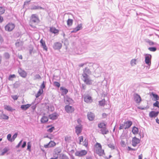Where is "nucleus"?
<instances>
[{
    "label": "nucleus",
    "instance_id": "f257e3e1",
    "mask_svg": "<svg viewBox=\"0 0 159 159\" xmlns=\"http://www.w3.org/2000/svg\"><path fill=\"white\" fill-rule=\"evenodd\" d=\"M39 19L38 16L36 14H33L31 16V18L29 22V24L30 26L32 27V24H37L39 22Z\"/></svg>",
    "mask_w": 159,
    "mask_h": 159
},
{
    "label": "nucleus",
    "instance_id": "f03ea898",
    "mask_svg": "<svg viewBox=\"0 0 159 159\" xmlns=\"http://www.w3.org/2000/svg\"><path fill=\"white\" fill-rule=\"evenodd\" d=\"M145 63L148 66H150L151 65V60L152 59V55L150 54H145Z\"/></svg>",
    "mask_w": 159,
    "mask_h": 159
},
{
    "label": "nucleus",
    "instance_id": "7ed1b4c3",
    "mask_svg": "<svg viewBox=\"0 0 159 159\" xmlns=\"http://www.w3.org/2000/svg\"><path fill=\"white\" fill-rule=\"evenodd\" d=\"M15 27L14 24L10 23L6 25L5 27V30L9 32L12 31Z\"/></svg>",
    "mask_w": 159,
    "mask_h": 159
},
{
    "label": "nucleus",
    "instance_id": "20e7f679",
    "mask_svg": "<svg viewBox=\"0 0 159 159\" xmlns=\"http://www.w3.org/2000/svg\"><path fill=\"white\" fill-rule=\"evenodd\" d=\"M82 80L88 85H91L93 82V81L90 78L89 76H83Z\"/></svg>",
    "mask_w": 159,
    "mask_h": 159
},
{
    "label": "nucleus",
    "instance_id": "39448f33",
    "mask_svg": "<svg viewBox=\"0 0 159 159\" xmlns=\"http://www.w3.org/2000/svg\"><path fill=\"white\" fill-rule=\"evenodd\" d=\"M62 44L60 42H56L54 43L52 46V48L54 50H59L62 47Z\"/></svg>",
    "mask_w": 159,
    "mask_h": 159
},
{
    "label": "nucleus",
    "instance_id": "423d86ee",
    "mask_svg": "<svg viewBox=\"0 0 159 159\" xmlns=\"http://www.w3.org/2000/svg\"><path fill=\"white\" fill-rule=\"evenodd\" d=\"M87 153V152L85 150H82L80 151H76L75 154L76 156L82 157L85 155Z\"/></svg>",
    "mask_w": 159,
    "mask_h": 159
},
{
    "label": "nucleus",
    "instance_id": "0eeeda50",
    "mask_svg": "<svg viewBox=\"0 0 159 159\" xmlns=\"http://www.w3.org/2000/svg\"><path fill=\"white\" fill-rule=\"evenodd\" d=\"M140 142V140L138 138H137L136 137L133 138L132 143V145L133 147H136L137 144L139 143Z\"/></svg>",
    "mask_w": 159,
    "mask_h": 159
},
{
    "label": "nucleus",
    "instance_id": "6e6552de",
    "mask_svg": "<svg viewBox=\"0 0 159 159\" xmlns=\"http://www.w3.org/2000/svg\"><path fill=\"white\" fill-rule=\"evenodd\" d=\"M91 72L88 67H86L83 69V73L82 75V76H89V75L91 74Z\"/></svg>",
    "mask_w": 159,
    "mask_h": 159
},
{
    "label": "nucleus",
    "instance_id": "1a4fd4ad",
    "mask_svg": "<svg viewBox=\"0 0 159 159\" xmlns=\"http://www.w3.org/2000/svg\"><path fill=\"white\" fill-rule=\"evenodd\" d=\"M125 125V129L129 128L132 125V122L130 120L125 121L124 122Z\"/></svg>",
    "mask_w": 159,
    "mask_h": 159
},
{
    "label": "nucleus",
    "instance_id": "9d476101",
    "mask_svg": "<svg viewBox=\"0 0 159 159\" xmlns=\"http://www.w3.org/2000/svg\"><path fill=\"white\" fill-rule=\"evenodd\" d=\"M95 115L91 112H89L87 114V117L88 119L90 121L93 120L95 118Z\"/></svg>",
    "mask_w": 159,
    "mask_h": 159
},
{
    "label": "nucleus",
    "instance_id": "9b49d317",
    "mask_svg": "<svg viewBox=\"0 0 159 159\" xmlns=\"http://www.w3.org/2000/svg\"><path fill=\"white\" fill-rule=\"evenodd\" d=\"M65 108L66 111L68 113H72L74 111V108L72 106L69 105H66Z\"/></svg>",
    "mask_w": 159,
    "mask_h": 159
},
{
    "label": "nucleus",
    "instance_id": "f8f14e48",
    "mask_svg": "<svg viewBox=\"0 0 159 159\" xmlns=\"http://www.w3.org/2000/svg\"><path fill=\"white\" fill-rule=\"evenodd\" d=\"M159 113V111H152L149 113V116L151 118L155 117L158 116Z\"/></svg>",
    "mask_w": 159,
    "mask_h": 159
},
{
    "label": "nucleus",
    "instance_id": "ddd939ff",
    "mask_svg": "<svg viewBox=\"0 0 159 159\" xmlns=\"http://www.w3.org/2000/svg\"><path fill=\"white\" fill-rule=\"evenodd\" d=\"M18 72L20 75L23 78H25L27 76V73L25 70L20 69Z\"/></svg>",
    "mask_w": 159,
    "mask_h": 159
},
{
    "label": "nucleus",
    "instance_id": "4468645a",
    "mask_svg": "<svg viewBox=\"0 0 159 159\" xmlns=\"http://www.w3.org/2000/svg\"><path fill=\"white\" fill-rule=\"evenodd\" d=\"M58 116V114L56 113H54L52 114L49 115V118L52 120H55L56 119Z\"/></svg>",
    "mask_w": 159,
    "mask_h": 159
},
{
    "label": "nucleus",
    "instance_id": "2eb2a0df",
    "mask_svg": "<svg viewBox=\"0 0 159 159\" xmlns=\"http://www.w3.org/2000/svg\"><path fill=\"white\" fill-rule=\"evenodd\" d=\"M134 99L137 103H139L141 101V98L139 94H134Z\"/></svg>",
    "mask_w": 159,
    "mask_h": 159
},
{
    "label": "nucleus",
    "instance_id": "dca6fc26",
    "mask_svg": "<svg viewBox=\"0 0 159 159\" xmlns=\"http://www.w3.org/2000/svg\"><path fill=\"white\" fill-rule=\"evenodd\" d=\"M40 43L41 44V47L43 48L44 50L46 51H47L48 48L46 46L45 41L42 39L40 41Z\"/></svg>",
    "mask_w": 159,
    "mask_h": 159
},
{
    "label": "nucleus",
    "instance_id": "f3484780",
    "mask_svg": "<svg viewBox=\"0 0 159 159\" xmlns=\"http://www.w3.org/2000/svg\"><path fill=\"white\" fill-rule=\"evenodd\" d=\"M84 100L86 103L91 102L92 101V98L90 96L86 95L84 97Z\"/></svg>",
    "mask_w": 159,
    "mask_h": 159
},
{
    "label": "nucleus",
    "instance_id": "a211bd4d",
    "mask_svg": "<svg viewBox=\"0 0 159 159\" xmlns=\"http://www.w3.org/2000/svg\"><path fill=\"white\" fill-rule=\"evenodd\" d=\"M82 25L81 24H79L78 26L75 28L73 30L71 31L72 32L75 33L77 31L82 29Z\"/></svg>",
    "mask_w": 159,
    "mask_h": 159
},
{
    "label": "nucleus",
    "instance_id": "6ab92c4d",
    "mask_svg": "<svg viewBox=\"0 0 159 159\" xmlns=\"http://www.w3.org/2000/svg\"><path fill=\"white\" fill-rule=\"evenodd\" d=\"M2 112L1 114H0V119H4L7 120L9 119V117L4 114L3 113V111H1Z\"/></svg>",
    "mask_w": 159,
    "mask_h": 159
},
{
    "label": "nucleus",
    "instance_id": "aec40b11",
    "mask_svg": "<svg viewBox=\"0 0 159 159\" xmlns=\"http://www.w3.org/2000/svg\"><path fill=\"white\" fill-rule=\"evenodd\" d=\"M100 131H101V133L103 135L107 134L109 133V130L105 126L103 128L101 129Z\"/></svg>",
    "mask_w": 159,
    "mask_h": 159
},
{
    "label": "nucleus",
    "instance_id": "412c9836",
    "mask_svg": "<svg viewBox=\"0 0 159 159\" xmlns=\"http://www.w3.org/2000/svg\"><path fill=\"white\" fill-rule=\"evenodd\" d=\"M31 104H27L26 105H23L20 106V108L22 110L25 111L27 110L31 106Z\"/></svg>",
    "mask_w": 159,
    "mask_h": 159
},
{
    "label": "nucleus",
    "instance_id": "4be33fe9",
    "mask_svg": "<svg viewBox=\"0 0 159 159\" xmlns=\"http://www.w3.org/2000/svg\"><path fill=\"white\" fill-rule=\"evenodd\" d=\"M64 101L66 102V104H69L71 103L72 100L69 97L66 96L65 98Z\"/></svg>",
    "mask_w": 159,
    "mask_h": 159
},
{
    "label": "nucleus",
    "instance_id": "5701e85b",
    "mask_svg": "<svg viewBox=\"0 0 159 159\" xmlns=\"http://www.w3.org/2000/svg\"><path fill=\"white\" fill-rule=\"evenodd\" d=\"M76 133L77 135H78L81 133L82 131V127L79 126H76L75 128Z\"/></svg>",
    "mask_w": 159,
    "mask_h": 159
},
{
    "label": "nucleus",
    "instance_id": "b1692460",
    "mask_svg": "<svg viewBox=\"0 0 159 159\" xmlns=\"http://www.w3.org/2000/svg\"><path fill=\"white\" fill-rule=\"evenodd\" d=\"M48 120V118L46 116H43L41 119V122L43 123H44L47 122Z\"/></svg>",
    "mask_w": 159,
    "mask_h": 159
},
{
    "label": "nucleus",
    "instance_id": "393cba45",
    "mask_svg": "<svg viewBox=\"0 0 159 159\" xmlns=\"http://www.w3.org/2000/svg\"><path fill=\"white\" fill-rule=\"evenodd\" d=\"M152 95L153 97V98L152 99L153 100L156 101L159 99V97L157 94L152 93Z\"/></svg>",
    "mask_w": 159,
    "mask_h": 159
},
{
    "label": "nucleus",
    "instance_id": "a878e982",
    "mask_svg": "<svg viewBox=\"0 0 159 159\" xmlns=\"http://www.w3.org/2000/svg\"><path fill=\"white\" fill-rule=\"evenodd\" d=\"M61 152V149L60 148H57L55 150L54 152L55 154L58 156V155Z\"/></svg>",
    "mask_w": 159,
    "mask_h": 159
},
{
    "label": "nucleus",
    "instance_id": "bb28decb",
    "mask_svg": "<svg viewBox=\"0 0 159 159\" xmlns=\"http://www.w3.org/2000/svg\"><path fill=\"white\" fill-rule=\"evenodd\" d=\"M98 154L100 156L102 155L104 153L103 150H102V148H98L96 150Z\"/></svg>",
    "mask_w": 159,
    "mask_h": 159
},
{
    "label": "nucleus",
    "instance_id": "cd10ccee",
    "mask_svg": "<svg viewBox=\"0 0 159 159\" xmlns=\"http://www.w3.org/2000/svg\"><path fill=\"white\" fill-rule=\"evenodd\" d=\"M9 150V149L8 148L5 147L3 149L2 152L0 154V156H3Z\"/></svg>",
    "mask_w": 159,
    "mask_h": 159
},
{
    "label": "nucleus",
    "instance_id": "c85d7f7f",
    "mask_svg": "<svg viewBox=\"0 0 159 159\" xmlns=\"http://www.w3.org/2000/svg\"><path fill=\"white\" fill-rule=\"evenodd\" d=\"M50 31L51 32L54 34H57L59 32V30L56 29L55 28H50Z\"/></svg>",
    "mask_w": 159,
    "mask_h": 159
},
{
    "label": "nucleus",
    "instance_id": "c756f323",
    "mask_svg": "<svg viewBox=\"0 0 159 159\" xmlns=\"http://www.w3.org/2000/svg\"><path fill=\"white\" fill-rule=\"evenodd\" d=\"M132 132L133 134H138V129L137 127H136L135 126H134L133 127Z\"/></svg>",
    "mask_w": 159,
    "mask_h": 159
},
{
    "label": "nucleus",
    "instance_id": "7c9ffc66",
    "mask_svg": "<svg viewBox=\"0 0 159 159\" xmlns=\"http://www.w3.org/2000/svg\"><path fill=\"white\" fill-rule=\"evenodd\" d=\"M31 9L33 10H37L39 9L44 10V8L40 6L34 5L32 7Z\"/></svg>",
    "mask_w": 159,
    "mask_h": 159
},
{
    "label": "nucleus",
    "instance_id": "2f4dec72",
    "mask_svg": "<svg viewBox=\"0 0 159 159\" xmlns=\"http://www.w3.org/2000/svg\"><path fill=\"white\" fill-rule=\"evenodd\" d=\"M60 89L62 91V93L63 95L66 94L68 92V90L67 89L63 87H61Z\"/></svg>",
    "mask_w": 159,
    "mask_h": 159
},
{
    "label": "nucleus",
    "instance_id": "473e14b6",
    "mask_svg": "<svg viewBox=\"0 0 159 159\" xmlns=\"http://www.w3.org/2000/svg\"><path fill=\"white\" fill-rule=\"evenodd\" d=\"M43 89H40L37 93L35 95V96L36 98H38L40 95L43 93Z\"/></svg>",
    "mask_w": 159,
    "mask_h": 159
},
{
    "label": "nucleus",
    "instance_id": "72a5a7b5",
    "mask_svg": "<svg viewBox=\"0 0 159 159\" xmlns=\"http://www.w3.org/2000/svg\"><path fill=\"white\" fill-rule=\"evenodd\" d=\"M106 124L103 122H101L98 125V127L102 129L104 127H106Z\"/></svg>",
    "mask_w": 159,
    "mask_h": 159
},
{
    "label": "nucleus",
    "instance_id": "f704fd0d",
    "mask_svg": "<svg viewBox=\"0 0 159 159\" xmlns=\"http://www.w3.org/2000/svg\"><path fill=\"white\" fill-rule=\"evenodd\" d=\"M31 144L30 142L27 143V150L30 152L31 151Z\"/></svg>",
    "mask_w": 159,
    "mask_h": 159
},
{
    "label": "nucleus",
    "instance_id": "c9c22d12",
    "mask_svg": "<svg viewBox=\"0 0 159 159\" xmlns=\"http://www.w3.org/2000/svg\"><path fill=\"white\" fill-rule=\"evenodd\" d=\"M42 79L41 76L39 74H36L34 76V80H41Z\"/></svg>",
    "mask_w": 159,
    "mask_h": 159
},
{
    "label": "nucleus",
    "instance_id": "e433bc0d",
    "mask_svg": "<svg viewBox=\"0 0 159 159\" xmlns=\"http://www.w3.org/2000/svg\"><path fill=\"white\" fill-rule=\"evenodd\" d=\"M3 56L6 59H8L10 57V55L7 52L4 53L3 54Z\"/></svg>",
    "mask_w": 159,
    "mask_h": 159
},
{
    "label": "nucleus",
    "instance_id": "4c0bfd02",
    "mask_svg": "<svg viewBox=\"0 0 159 159\" xmlns=\"http://www.w3.org/2000/svg\"><path fill=\"white\" fill-rule=\"evenodd\" d=\"M60 158V159H69V157L64 154H61Z\"/></svg>",
    "mask_w": 159,
    "mask_h": 159
},
{
    "label": "nucleus",
    "instance_id": "58836bf2",
    "mask_svg": "<svg viewBox=\"0 0 159 159\" xmlns=\"http://www.w3.org/2000/svg\"><path fill=\"white\" fill-rule=\"evenodd\" d=\"M73 20L72 19H69L67 21V25L69 26L72 25L73 24Z\"/></svg>",
    "mask_w": 159,
    "mask_h": 159
},
{
    "label": "nucleus",
    "instance_id": "ea45409f",
    "mask_svg": "<svg viewBox=\"0 0 159 159\" xmlns=\"http://www.w3.org/2000/svg\"><path fill=\"white\" fill-rule=\"evenodd\" d=\"M4 108L8 111H13L12 108L9 106H5Z\"/></svg>",
    "mask_w": 159,
    "mask_h": 159
},
{
    "label": "nucleus",
    "instance_id": "a19ab883",
    "mask_svg": "<svg viewBox=\"0 0 159 159\" xmlns=\"http://www.w3.org/2000/svg\"><path fill=\"white\" fill-rule=\"evenodd\" d=\"M99 104L102 106H104L105 104V100L104 99L99 101Z\"/></svg>",
    "mask_w": 159,
    "mask_h": 159
},
{
    "label": "nucleus",
    "instance_id": "79ce46f5",
    "mask_svg": "<svg viewBox=\"0 0 159 159\" xmlns=\"http://www.w3.org/2000/svg\"><path fill=\"white\" fill-rule=\"evenodd\" d=\"M16 75H10L8 78V79L9 80H12L13 79L16 77Z\"/></svg>",
    "mask_w": 159,
    "mask_h": 159
},
{
    "label": "nucleus",
    "instance_id": "37998d69",
    "mask_svg": "<svg viewBox=\"0 0 159 159\" xmlns=\"http://www.w3.org/2000/svg\"><path fill=\"white\" fill-rule=\"evenodd\" d=\"M5 9L4 7H0V15H2L4 13Z\"/></svg>",
    "mask_w": 159,
    "mask_h": 159
},
{
    "label": "nucleus",
    "instance_id": "c03bdc74",
    "mask_svg": "<svg viewBox=\"0 0 159 159\" xmlns=\"http://www.w3.org/2000/svg\"><path fill=\"white\" fill-rule=\"evenodd\" d=\"M125 125L124 122H123V123L120 124V127L119 128L120 130L123 129H125Z\"/></svg>",
    "mask_w": 159,
    "mask_h": 159
},
{
    "label": "nucleus",
    "instance_id": "a18cd8bd",
    "mask_svg": "<svg viewBox=\"0 0 159 159\" xmlns=\"http://www.w3.org/2000/svg\"><path fill=\"white\" fill-rule=\"evenodd\" d=\"M53 85L54 86L57 87L58 88H59L60 85V84L57 81H54L53 82Z\"/></svg>",
    "mask_w": 159,
    "mask_h": 159
},
{
    "label": "nucleus",
    "instance_id": "49530a36",
    "mask_svg": "<svg viewBox=\"0 0 159 159\" xmlns=\"http://www.w3.org/2000/svg\"><path fill=\"white\" fill-rule=\"evenodd\" d=\"M146 42L148 43L150 46H153L154 45V43L153 42L149 39H148L146 41Z\"/></svg>",
    "mask_w": 159,
    "mask_h": 159
},
{
    "label": "nucleus",
    "instance_id": "de8ad7c7",
    "mask_svg": "<svg viewBox=\"0 0 159 159\" xmlns=\"http://www.w3.org/2000/svg\"><path fill=\"white\" fill-rule=\"evenodd\" d=\"M148 49L152 52H155L157 50V48L155 47H151L149 48Z\"/></svg>",
    "mask_w": 159,
    "mask_h": 159
},
{
    "label": "nucleus",
    "instance_id": "09e8293b",
    "mask_svg": "<svg viewBox=\"0 0 159 159\" xmlns=\"http://www.w3.org/2000/svg\"><path fill=\"white\" fill-rule=\"evenodd\" d=\"M11 134H9L7 135V140L11 142H12V141H11L12 140V138H11Z\"/></svg>",
    "mask_w": 159,
    "mask_h": 159
},
{
    "label": "nucleus",
    "instance_id": "8fccbe9b",
    "mask_svg": "<svg viewBox=\"0 0 159 159\" xmlns=\"http://www.w3.org/2000/svg\"><path fill=\"white\" fill-rule=\"evenodd\" d=\"M49 143V144H50V145H49V146L50 148L53 147L55 146L56 145L55 143L54 142L52 141H51Z\"/></svg>",
    "mask_w": 159,
    "mask_h": 159
},
{
    "label": "nucleus",
    "instance_id": "3c124183",
    "mask_svg": "<svg viewBox=\"0 0 159 159\" xmlns=\"http://www.w3.org/2000/svg\"><path fill=\"white\" fill-rule=\"evenodd\" d=\"M136 60L135 59H133L131 60L130 64L132 66H134L136 64Z\"/></svg>",
    "mask_w": 159,
    "mask_h": 159
},
{
    "label": "nucleus",
    "instance_id": "603ef678",
    "mask_svg": "<svg viewBox=\"0 0 159 159\" xmlns=\"http://www.w3.org/2000/svg\"><path fill=\"white\" fill-rule=\"evenodd\" d=\"M153 106L154 107H157L159 108V102L156 101L155 103H153Z\"/></svg>",
    "mask_w": 159,
    "mask_h": 159
},
{
    "label": "nucleus",
    "instance_id": "864d4df0",
    "mask_svg": "<svg viewBox=\"0 0 159 159\" xmlns=\"http://www.w3.org/2000/svg\"><path fill=\"white\" fill-rule=\"evenodd\" d=\"M47 107L48 110L52 111H53L54 110V107L52 106H48Z\"/></svg>",
    "mask_w": 159,
    "mask_h": 159
},
{
    "label": "nucleus",
    "instance_id": "5fc2aeb1",
    "mask_svg": "<svg viewBox=\"0 0 159 159\" xmlns=\"http://www.w3.org/2000/svg\"><path fill=\"white\" fill-rule=\"evenodd\" d=\"M88 141L86 139H85L83 143V145L87 147L88 146Z\"/></svg>",
    "mask_w": 159,
    "mask_h": 159
},
{
    "label": "nucleus",
    "instance_id": "6e6d98bb",
    "mask_svg": "<svg viewBox=\"0 0 159 159\" xmlns=\"http://www.w3.org/2000/svg\"><path fill=\"white\" fill-rule=\"evenodd\" d=\"M108 147L112 150L114 149H115V147L114 145L110 143L108 145Z\"/></svg>",
    "mask_w": 159,
    "mask_h": 159
},
{
    "label": "nucleus",
    "instance_id": "4d7b16f0",
    "mask_svg": "<svg viewBox=\"0 0 159 159\" xmlns=\"http://www.w3.org/2000/svg\"><path fill=\"white\" fill-rule=\"evenodd\" d=\"M17 135L18 134L16 133L13 135L12 138V140H11L12 141V142L14 141L15 139L17 137Z\"/></svg>",
    "mask_w": 159,
    "mask_h": 159
},
{
    "label": "nucleus",
    "instance_id": "13d9d810",
    "mask_svg": "<svg viewBox=\"0 0 159 159\" xmlns=\"http://www.w3.org/2000/svg\"><path fill=\"white\" fill-rule=\"evenodd\" d=\"M11 97L12 98L15 100H17L18 98V96L16 95H12Z\"/></svg>",
    "mask_w": 159,
    "mask_h": 159
},
{
    "label": "nucleus",
    "instance_id": "bf43d9fd",
    "mask_svg": "<svg viewBox=\"0 0 159 159\" xmlns=\"http://www.w3.org/2000/svg\"><path fill=\"white\" fill-rule=\"evenodd\" d=\"M80 140L79 143L81 144V143L83 141V136H80L79 138Z\"/></svg>",
    "mask_w": 159,
    "mask_h": 159
},
{
    "label": "nucleus",
    "instance_id": "052dcab7",
    "mask_svg": "<svg viewBox=\"0 0 159 159\" xmlns=\"http://www.w3.org/2000/svg\"><path fill=\"white\" fill-rule=\"evenodd\" d=\"M54 129V128L53 127H52L51 128L49 129H48V131L49 132L51 133L52 132L53 130Z\"/></svg>",
    "mask_w": 159,
    "mask_h": 159
},
{
    "label": "nucleus",
    "instance_id": "680f3d73",
    "mask_svg": "<svg viewBox=\"0 0 159 159\" xmlns=\"http://www.w3.org/2000/svg\"><path fill=\"white\" fill-rule=\"evenodd\" d=\"M45 87V85L44 84V81H43L41 86V88L42 89H44Z\"/></svg>",
    "mask_w": 159,
    "mask_h": 159
},
{
    "label": "nucleus",
    "instance_id": "e2e57ef3",
    "mask_svg": "<svg viewBox=\"0 0 159 159\" xmlns=\"http://www.w3.org/2000/svg\"><path fill=\"white\" fill-rule=\"evenodd\" d=\"M96 145L98 146L97 147V149L98 148H102V146L101 145V144L99 143H96Z\"/></svg>",
    "mask_w": 159,
    "mask_h": 159
},
{
    "label": "nucleus",
    "instance_id": "0e129e2a",
    "mask_svg": "<svg viewBox=\"0 0 159 159\" xmlns=\"http://www.w3.org/2000/svg\"><path fill=\"white\" fill-rule=\"evenodd\" d=\"M26 142L24 141L22 145L21 146V147L22 148H24L26 146Z\"/></svg>",
    "mask_w": 159,
    "mask_h": 159
},
{
    "label": "nucleus",
    "instance_id": "69168bd1",
    "mask_svg": "<svg viewBox=\"0 0 159 159\" xmlns=\"http://www.w3.org/2000/svg\"><path fill=\"white\" fill-rule=\"evenodd\" d=\"M22 140H21V141L19 142V143H18V144H17V145L16 146V148H19V147H20V145H21V143H22Z\"/></svg>",
    "mask_w": 159,
    "mask_h": 159
},
{
    "label": "nucleus",
    "instance_id": "338daca9",
    "mask_svg": "<svg viewBox=\"0 0 159 159\" xmlns=\"http://www.w3.org/2000/svg\"><path fill=\"white\" fill-rule=\"evenodd\" d=\"M21 44V43L19 42H17L16 43V45L17 47H19Z\"/></svg>",
    "mask_w": 159,
    "mask_h": 159
},
{
    "label": "nucleus",
    "instance_id": "774afa93",
    "mask_svg": "<svg viewBox=\"0 0 159 159\" xmlns=\"http://www.w3.org/2000/svg\"><path fill=\"white\" fill-rule=\"evenodd\" d=\"M107 116V115L105 113H103L102 116L104 118H106Z\"/></svg>",
    "mask_w": 159,
    "mask_h": 159
}]
</instances>
